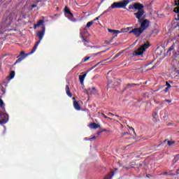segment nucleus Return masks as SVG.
<instances>
[{
    "label": "nucleus",
    "mask_w": 179,
    "mask_h": 179,
    "mask_svg": "<svg viewBox=\"0 0 179 179\" xmlns=\"http://www.w3.org/2000/svg\"><path fill=\"white\" fill-rule=\"evenodd\" d=\"M144 8L145 7L141 3H135L129 6V9H136V10H138L134 13V16L138 19V22L140 23L141 26L140 28L143 31H145L150 24V21L148 19H145V17H143V15H145Z\"/></svg>",
    "instance_id": "f257e3e1"
},
{
    "label": "nucleus",
    "mask_w": 179,
    "mask_h": 179,
    "mask_svg": "<svg viewBox=\"0 0 179 179\" xmlns=\"http://www.w3.org/2000/svg\"><path fill=\"white\" fill-rule=\"evenodd\" d=\"M0 108L1 109V110H0V117L1 118L0 124L1 125H3L9 121V115L6 113V110H5V103H3L2 99H0Z\"/></svg>",
    "instance_id": "f03ea898"
},
{
    "label": "nucleus",
    "mask_w": 179,
    "mask_h": 179,
    "mask_svg": "<svg viewBox=\"0 0 179 179\" xmlns=\"http://www.w3.org/2000/svg\"><path fill=\"white\" fill-rule=\"evenodd\" d=\"M39 26H42V30L38 31L37 36L38 37L39 41H36L34 45H38V44H40L41 40H43V38L44 37V34L45 33V26H44L43 20H39L37 24H34V29H36L37 27H39Z\"/></svg>",
    "instance_id": "7ed1b4c3"
},
{
    "label": "nucleus",
    "mask_w": 179,
    "mask_h": 179,
    "mask_svg": "<svg viewBox=\"0 0 179 179\" xmlns=\"http://www.w3.org/2000/svg\"><path fill=\"white\" fill-rule=\"evenodd\" d=\"M36 50H37V45H34L32 50H31V52H29L27 54L24 53V51H21L20 52V55L17 57L18 59L15 61V62L14 63V65H16V64H19L20 62H22V61H23V59H24L26 57H29V55H31V54H34V52H36Z\"/></svg>",
    "instance_id": "20e7f679"
},
{
    "label": "nucleus",
    "mask_w": 179,
    "mask_h": 179,
    "mask_svg": "<svg viewBox=\"0 0 179 179\" xmlns=\"http://www.w3.org/2000/svg\"><path fill=\"white\" fill-rule=\"evenodd\" d=\"M149 45H141L137 50H134L132 54V57H139L143 55V53L148 48H149Z\"/></svg>",
    "instance_id": "39448f33"
},
{
    "label": "nucleus",
    "mask_w": 179,
    "mask_h": 179,
    "mask_svg": "<svg viewBox=\"0 0 179 179\" xmlns=\"http://www.w3.org/2000/svg\"><path fill=\"white\" fill-rule=\"evenodd\" d=\"M126 7V3H124V1L114 2L111 4L110 6L108 7V10L106 12H108L110 9H120L122 8H123V9H125Z\"/></svg>",
    "instance_id": "423d86ee"
},
{
    "label": "nucleus",
    "mask_w": 179,
    "mask_h": 179,
    "mask_svg": "<svg viewBox=\"0 0 179 179\" xmlns=\"http://www.w3.org/2000/svg\"><path fill=\"white\" fill-rule=\"evenodd\" d=\"M131 33H133L136 37H139L143 33V31L141 28H134L129 31L130 34Z\"/></svg>",
    "instance_id": "0eeeda50"
},
{
    "label": "nucleus",
    "mask_w": 179,
    "mask_h": 179,
    "mask_svg": "<svg viewBox=\"0 0 179 179\" xmlns=\"http://www.w3.org/2000/svg\"><path fill=\"white\" fill-rule=\"evenodd\" d=\"M85 92L88 95L89 94H96V93H97V90H96V87L88 88V89L85 90Z\"/></svg>",
    "instance_id": "6e6552de"
},
{
    "label": "nucleus",
    "mask_w": 179,
    "mask_h": 179,
    "mask_svg": "<svg viewBox=\"0 0 179 179\" xmlns=\"http://www.w3.org/2000/svg\"><path fill=\"white\" fill-rule=\"evenodd\" d=\"M88 127L91 129H97L98 128H100V126L97 124L96 122H92L88 125Z\"/></svg>",
    "instance_id": "1a4fd4ad"
},
{
    "label": "nucleus",
    "mask_w": 179,
    "mask_h": 179,
    "mask_svg": "<svg viewBox=\"0 0 179 179\" xmlns=\"http://www.w3.org/2000/svg\"><path fill=\"white\" fill-rule=\"evenodd\" d=\"M73 107L77 111H80V105L79 104V102L76 100L73 101Z\"/></svg>",
    "instance_id": "9d476101"
},
{
    "label": "nucleus",
    "mask_w": 179,
    "mask_h": 179,
    "mask_svg": "<svg viewBox=\"0 0 179 179\" xmlns=\"http://www.w3.org/2000/svg\"><path fill=\"white\" fill-rule=\"evenodd\" d=\"M87 73H84L83 75L79 76V80L81 85H83V82H85V78H86Z\"/></svg>",
    "instance_id": "9b49d317"
},
{
    "label": "nucleus",
    "mask_w": 179,
    "mask_h": 179,
    "mask_svg": "<svg viewBox=\"0 0 179 179\" xmlns=\"http://www.w3.org/2000/svg\"><path fill=\"white\" fill-rule=\"evenodd\" d=\"M64 12L66 13V15H69L71 17H73V14L71 12V10L68 8V6L64 8Z\"/></svg>",
    "instance_id": "f8f14e48"
},
{
    "label": "nucleus",
    "mask_w": 179,
    "mask_h": 179,
    "mask_svg": "<svg viewBox=\"0 0 179 179\" xmlns=\"http://www.w3.org/2000/svg\"><path fill=\"white\" fill-rule=\"evenodd\" d=\"M66 93L69 97H72V93H71V90L69 89V85H66Z\"/></svg>",
    "instance_id": "ddd939ff"
},
{
    "label": "nucleus",
    "mask_w": 179,
    "mask_h": 179,
    "mask_svg": "<svg viewBox=\"0 0 179 179\" xmlns=\"http://www.w3.org/2000/svg\"><path fill=\"white\" fill-rule=\"evenodd\" d=\"M174 50V46H171L170 48L166 51V55H171V52Z\"/></svg>",
    "instance_id": "4468645a"
},
{
    "label": "nucleus",
    "mask_w": 179,
    "mask_h": 179,
    "mask_svg": "<svg viewBox=\"0 0 179 179\" xmlns=\"http://www.w3.org/2000/svg\"><path fill=\"white\" fill-rule=\"evenodd\" d=\"M178 159H179V155H177L173 159V163H177V162H178Z\"/></svg>",
    "instance_id": "2eb2a0df"
},
{
    "label": "nucleus",
    "mask_w": 179,
    "mask_h": 179,
    "mask_svg": "<svg viewBox=\"0 0 179 179\" xmlns=\"http://www.w3.org/2000/svg\"><path fill=\"white\" fill-rule=\"evenodd\" d=\"M178 159H179V155H177L173 159V163H177V162H178Z\"/></svg>",
    "instance_id": "dca6fc26"
},
{
    "label": "nucleus",
    "mask_w": 179,
    "mask_h": 179,
    "mask_svg": "<svg viewBox=\"0 0 179 179\" xmlns=\"http://www.w3.org/2000/svg\"><path fill=\"white\" fill-rule=\"evenodd\" d=\"M108 31H109V33H120V31L118 30H115V29H108Z\"/></svg>",
    "instance_id": "f3484780"
},
{
    "label": "nucleus",
    "mask_w": 179,
    "mask_h": 179,
    "mask_svg": "<svg viewBox=\"0 0 179 179\" xmlns=\"http://www.w3.org/2000/svg\"><path fill=\"white\" fill-rule=\"evenodd\" d=\"M10 79H13L15 78V71H12L10 73Z\"/></svg>",
    "instance_id": "a211bd4d"
},
{
    "label": "nucleus",
    "mask_w": 179,
    "mask_h": 179,
    "mask_svg": "<svg viewBox=\"0 0 179 179\" xmlns=\"http://www.w3.org/2000/svg\"><path fill=\"white\" fill-rule=\"evenodd\" d=\"M92 24H93V21L88 22L87 23L86 27H87V29H89V27H92Z\"/></svg>",
    "instance_id": "6ab92c4d"
},
{
    "label": "nucleus",
    "mask_w": 179,
    "mask_h": 179,
    "mask_svg": "<svg viewBox=\"0 0 179 179\" xmlns=\"http://www.w3.org/2000/svg\"><path fill=\"white\" fill-rule=\"evenodd\" d=\"M134 0H123V3H126V6Z\"/></svg>",
    "instance_id": "aec40b11"
},
{
    "label": "nucleus",
    "mask_w": 179,
    "mask_h": 179,
    "mask_svg": "<svg viewBox=\"0 0 179 179\" xmlns=\"http://www.w3.org/2000/svg\"><path fill=\"white\" fill-rule=\"evenodd\" d=\"M83 33L84 32L80 33L81 38H82L83 43H86V41H87L86 40V38H85V37H83Z\"/></svg>",
    "instance_id": "412c9836"
},
{
    "label": "nucleus",
    "mask_w": 179,
    "mask_h": 179,
    "mask_svg": "<svg viewBox=\"0 0 179 179\" xmlns=\"http://www.w3.org/2000/svg\"><path fill=\"white\" fill-rule=\"evenodd\" d=\"M152 117H153V118H155V120H157V118H158L157 112H155L152 114Z\"/></svg>",
    "instance_id": "4be33fe9"
},
{
    "label": "nucleus",
    "mask_w": 179,
    "mask_h": 179,
    "mask_svg": "<svg viewBox=\"0 0 179 179\" xmlns=\"http://www.w3.org/2000/svg\"><path fill=\"white\" fill-rule=\"evenodd\" d=\"M167 143H168L169 146H171V145H174L176 143V142L168 141Z\"/></svg>",
    "instance_id": "5701e85b"
},
{
    "label": "nucleus",
    "mask_w": 179,
    "mask_h": 179,
    "mask_svg": "<svg viewBox=\"0 0 179 179\" xmlns=\"http://www.w3.org/2000/svg\"><path fill=\"white\" fill-rule=\"evenodd\" d=\"M131 86H136V84L129 83V84H127V87H126V89H129V87H131Z\"/></svg>",
    "instance_id": "b1692460"
},
{
    "label": "nucleus",
    "mask_w": 179,
    "mask_h": 179,
    "mask_svg": "<svg viewBox=\"0 0 179 179\" xmlns=\"http://www.w3.org/2000/svg\"><path fill=\"white\" fill-rule=\"evenodd\" d=\"M108 50H110V48H107L106 50H102V51H101V52H98V53H96V54H97V55H99V54H103V52H106V51H108Z\"/></svg>",
    "instance_id": "393cba45"
},
{
    "label": "nucleus",
    "mask_w": 179,
    "mask_h": 179,
    "mask_svg": "<svg viewBox=\"0 0 179 179\" xmlns=\"http://www.w3.org/2000/svg\"><path fill=\"white\" fill-rule=\"evenodd\" d=\"M113 35H115V37H117V36H118V34H120V33H121V31H119V32H112Z\"/></svg>",
    "instance_id": "a878e982"
},
{
    "label": "nucleus",
    "mask_w": 179,
    "mask_h": 179,
    "mask_svg": "<svg viewBox=\"0 0 179 179\" xmlns=\"http://www.w3.org/2000/svg\"><path fill=\"white\" fill-rule=\"evenodd\" d=\"M89 59H90V57H87L84 59V61H83V62H86L87 61H89Z\"/></svg>",
    "instance_id": "bb28decb"
},
{
    "label": "nucleus",
    "mask_w": 179,
    "mask_h": 179,
    "mask_svg": "<svg viewBox=\"0 0 179 179\" xmlns=\"http://www.w3.org/2000/svg\"><path fill=\"white\" fill-rule=\"evenodd\" d=\"M166 85L167 86L168 89H170V87H171V85H170V83H169V82H166Z\"/></svg>",
    "instance_id": "cd10ccee"
},
{
    "label": "nucleus",
    "mask_w": 179,
    "mask_h": 179,
    "mask_svg": "<svg viewBox=\"0 0 179 179\" xmlns=\"http://www.w3.org/2000/svg\"><path fill=\"white\" fill-rule=\"evenodd\" d=\"M110 43H113V39H110V41H106L105 43L110 44Z\"/></svg>",
    "instance_id": "c85d7f7f"
},
{
    "label": "nucleus",
    "mask_w": 179,
    "mask_h": 179,
    "mask_svg": "<svg viewBox=\"0 0 179 179\" xmlns=\"http://www.w3.org/2000/svg\"><path fill=\"white\" fill-rule=\"evenodd\" d=\"M143 45H150V43H149V41H147L145 43L143 44Z\"/></svg>",
    "instance_id": "c756f323"
},
{
    "label": "nucleus",
    "mask_w": 179,
    "mask_h": 179,
    "mask_svg": "<svg viewBox=\"0 0 179 179\" xmlns=\"http://www.w3.org/2000/svg\"><path fill=\"white\" fill-rule=\"evenodd\" d=\"M170 88H169L168 87H166V89L164 90V93H167V92H169Z\"/></svg>",
    "instance_id": "7c9ffc66"
},
{
    "label": "nucleus",
    "mask_w": 179,
    "mask_h": 179,
    "mask_svg": "<svg viewBox=\"0 0 179 179\" xmlns=\"http://www.w3.org/2000/svg\"><path fill=\"white\" fill-rule=\"evenodd\" d=\"M102 116H103V118H106V119L108 118V119H110V117H108L107 115H106L103 113L102 114Z\"/></svg>",
    "instance_id": "2f4dec72"
},
{
    "label": "nucleus",
    "mask_w": 179,
    "mask_h": 179,
    "mask_svg": "<svg viewBox=\"0 0 179 179\" xmlns=\"http://www.w3.org/2000/svg\"><path fill=\"white\" fill-rule=\"evenodd\" d=\"M166 103H171V100L165 99Z\"/></svg>",
    "instance_id": "473e14b6"
},
{
    "label": "nucleus",
    "mask_w": 179,
    "mask_h": 179,
    "mask_svg": "<svg viewBox=\"0 0 179 179\" xmlns=\"http://www.w3.org/2000/svg\"><path fill=\"white\" fill-rule=\"evenodd\" d=\"M99 19H100V16H99V17H96V18L94 20V22H95V20H99Z\"/></svg>",
    "instance_id": "72a5a7b5"
},
{
    "label": "nucleus",
    "mask_w": 179,
    "mask_h": 179,
    "mask_svg": "<svg viewBox=\"0 0 179 179\" xmlns=\"http://www.w3.org/2000/svg\"><path fill=\"white\" fill-rule=\"evenodd\" d=\"M106 131H107V129H103L101 130V133H102V132H106Z\"/></svg>",
    "instance_id": "f704fd0d"
},
{
    "label": "nucleus",
    "mask_w": 179,
    "mask_h": 179,
    "mask_svg": "<svg viewBox=\"0 0 179 179\" xmlns=\"http://www.w3.org/2000/svg\"><path fill=\"white\" fill-rule=\"evenodd\" d=\"M128 134H129L128 132H124V133H122V135H123V136H125V135H128Z\"/></svg>",
    "instance_id": "c9c22d12"
},
{
    "label": "nucleus",
    "mask_w": 179,
    "mask_h": 179,
    "mask_svg": "<svg viewBox=\"0 0 179 179\" xmlns=\"http://www.w3.org/2000/svg\"><path fill=\"white\" fill-rule=\"evenodd\" d=\"M108 115H112V116H114V114L111 113H108Z\"/></svg>",
    "instance_id": "e433bc0d"
},
{
    "label": "nucleus",
    "mask_w": 179,
    "mask_h": 179,
    "mask_svg": "<svg viewBox=\"0 0 179 179\" xmlns=\"http://www.w3.org/2000/svg\"><path fill=\"white\" fill-rule=\"evenodd\" d=\"M36 6H37V5L34 4V5L31 6V8H36Z\"/></svg>",
    "instance_id": "4c0bfd02"
},
{
    "label": "nucleus",
    "mask_w": 179,
    "mask_h": 179,
    "mask_svg": "<svg viewBox=\"0 0 179 179\" xmlns=\"http://www.w3.org/2000/svg\"><path fill=\"white\" fill-rule=\"evenodd\" d=\"M91 48H99L97 46H91Z\"/></svg>",
    "instance_id": "58836bf2"
},
{
    "label": "nucleus",
    "mask_w": 179,
    "mask_h": 179,
    "mask_svg": "<svg viewBox=\"0 0 179 179\" xmlns=\"http://www.w3.org/2000/svg\"><path fill=\"white\" fill-rule=\"evenodd\" d=\"M120 55H121V52H119L116 55V57H120Z\"/></svg>",
    "instance_id": "ea45409f"
},
{
    "label": "nucleus",
    "mask_w": 179,
    "mask_h": 179,
    "mask_svg": "<svg viewBox=\"0 0 179 179\" xmlns=\"http://www.w3.org/2000/svg\"><path fill=\"white\" fill-rule=\"evenodd\" d=\"M96 134L97 135H100V134H101V131H98Z\"/></svg>",
    "instance_id": "a19ab883"
},
{
    "label": "nucleus",
    "mask_w": 179,
    "mask_h": 179,
    "mask_svg": "<svg viewBox=\"0 0 179 179\" xmlns=\"http://www.w3.org/2000/svg\"><path fill=\"white\" fill-rule=\"evenodd\" d=\"M130 128V129H131V131H135V129H134V127H129Z\"/></svg>",
    "instance_id": "79ce46f5"
},
{
    "label": "nucleus",
    "mask_w": 179,
    "mask_h": 179,
    "mask_svg": "<svg viewBox=\"0 0 179 179\" xmlns=\"http://www.w3.org/2000/svg\"><path fill=\"white\" fill-rule=\"evenodd\" d=\"M96 138V136H94L91 138V139H95Z\"/></svg>",
    "instance_id": "37998d69"
},
{
    "label": "nucleus",
    "mask_w": 179,
    "mask_h": 179,
    "mask_svg": "<svg viewBox=\"0 0 179 179\" xmlns=\"http://www.w3.org/2000/svg\"><path fill=\"white\" fill-rule=\"evenodd\" d=\"M110 178L108 176H106L104 179H109Z\"/></svg>",
    "instance_id": "c03bdc74"
},
{
    "label": "nucleus",
    "mask_w": 179,
    "mask_h": 179,
    "mask_svg": "<svg viewBox=\"0 0 179 179\" xmlns=\"http://www.w3.org/2000/svg\"><path fill=\"white\" fill-rule=\"evenodd\" d=\"M124 169H127L128 170V169H129V168H128L127 166H124Z\"/></svg>",
    "instance_id": "a18cd8bd"
},
{
    "label": "nucleus",
    "mask_w": 179,
    "mask_h": 179,
    "mask_svg": "<svg viewBox=\"0 0 179 179\" xmlns=\"http://www.w3.org/2000/svg\"><path fill=\"white\" fill-rule=\"evenodd\" d=\"M73 100H74V101H75V100H76V99L75 97H73Z\"/></svg>",
    "instance_id": "49530a36"
},
{
    "label": "nucleus",
    "mask_w": 179,
    "mask_h": 179,
    "mask_svg": "<svg viewBox=\"0 0 179 179\" xmlns=\"http://www.w3.org/2000/svg\"><path fill=\"white\" fill-rule=\"evenodd\" d=\"M115 117H120L118 115H115Z\"/></svg>",
    "instance_id": "de8ad7c7"
},
{
    "label": "nucleus",
    "mask_w": 179,
    "mask_h": 179,
    "mask_svg": "<svg viewBox=\"0 0 179 179\" xmlns=\"http://www.w3.org/2000/svg\"><path fill=\"white\" fill-rule=\"evenodd\" d=\"M112 176H114V172H113Z\"/></svg>",
    "instance_id": "09e8293b"
},
{
    "label": "nucleus",
    "mask_w": 179,
    "mask_h": 179,
    "mask_svg": "<svg viewBox=\"0 0 179 179\" xmlns=\"http://www.w3.org/2000/svg\"><path fill=\"white\" fill-rule=\"evenodd\" d=\"M133 44H136V42H134Z\"/></svg>",
    "instance_id": "8fccbe9b"
},
{
    "label": "nucleus",
    "mask_w": 179,
    "mask_h": 179,
    "mask_svg": "<svg viewBox=\"0 0 179 179\" xmlns=\"http://www.w3.org/2000/svg\"><path fill=\"white\" fill-rule=\"evenodd\" d=\"M84 33H86V30L84 31Z\"/></svg>",
    "instance_id": "3c124183"
},
{
    "label": "nucleus",
    "mask_w": 179,
    "mask_h": 179,
    "mask_svg": "<svg viewBox=\"0 0 179 179\" xmlns=\"http://www.w3.org/2000/svg\"><path fill=\"white\" fill-rule=\"evenodd\" d=\"M164 174H167V173H164Z\"/></svg>",
    "instance_id": "603ef678"
}]
</instances>
